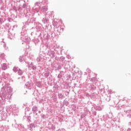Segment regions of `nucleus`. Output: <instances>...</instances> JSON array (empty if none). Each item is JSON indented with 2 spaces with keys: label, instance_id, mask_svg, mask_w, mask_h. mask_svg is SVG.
Masks as SVG:
<instances>
[{
  "label": "nucleus",
  "instance_id": "1",
  "mask_svg": "<svg viewBox=\"0 0 131 131\" xmlns=\"http://www.w3.org/2000/svg\"><path fill=\"white\" fill-rule=\"evenodd\" d=\"M2 68H3V70H6V69H7L6 67H5V66H3Z\"/></svg>",
  "mask_w": 131,
  "mask_h": 131
}]
</instances>
